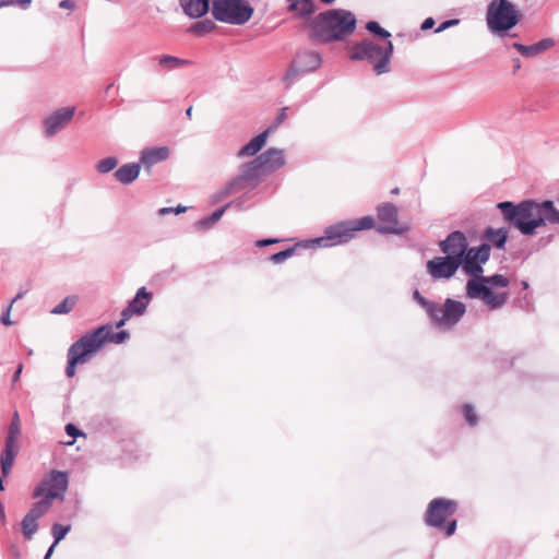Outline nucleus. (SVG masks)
<instances>
[{"instance_id": "6ab92c4d", "label": "nucleus", "mask_w": 559, "mask_h": 559, "mask_svg": "<svg viewBox=\"0 0 559 559\" xmlns=\"http://www.w3.org/2000/svg\"><path fill=\"white\" fill-rule=\"evenodd\" d=\"M254 188L240 175L236 176L231 180H229L219 191H217L213 199L214 202H219L225 198L239 193V192H249Z\"/></svg>"}, {"instance_id": "3c124183", "label": "nucleus", "mask_w": 559, "mask_h": 559, "mask_svg": "<svg viewBox=\"0 0 559 559\" xmlns=\"http://www.w3.org/2000/svg\"><path fill=\"white\" fill-rule=\"evenodd\" d=\"M278 240L277 239H272V238H269V239H262V240H259L257 242V245L259 247H265V246H269V245H272V243H276Z\"/></svg>"}, {"instance_id": "ea45409f", "label": "nucleus", "mask_w": 559, "mask_h": 559, "mask_svg": "<svg viewBox=\"0 0 559 559\" xmlns=\"http://www.w3.org/2000/svg\"><path fill=\"white\" fill-rule=\"evenodd\" d=\"M70 525H61L58 523L53 524L51 527L53 545H57L60 540H62L66 537V535L70 532Z\"/></svg>"}, {"instance_id": "6e6552de", "label": "nucleus", "mask_w": 559, "mask_h": 559, "mask_svg": "<svg viewBox=\"0 0 559 559\" xmlns=\"http://www.w3.org/2000/svg\"><path fill=\"white\" fill-rule=\"evenodd\" d=\"M212 14L219 22L243 25L251 19L253 8L246 0H214Z\"/></svg>"}, {"instance_id": "72a5a7b5", "label": "nucleus", "mask_w": 559, "mask_h": 559, "mask_svg": "<svg viewBox=\"0 0 559 559\" xmlns=\"http://www.w3.org/2000/svg\"><path fill=\"white\" fill-rule=\"evenodd\" d=\"M21 530L25 539H32L38 531L37 520L24 515L21 522Z\"/></svg>"}, {"instance_id": "864d4df0", "label": "nucleus", "mask_w": 559, "mask_h": 559, "mask_svg": "<svg viewBox=\"0 0 559 559\" xmlns=\"http://www.w3.org/2000/svg\"><path fill=\"white\" fill-rule=\"evenodd\" d=\"M32 3V0H15V4H20L23 9H27Z\"/></svg>"}, {"instance_id": "58836bf2", "label": "nucleus", "mask_w": 559, "mask_h": 559, "mask_svg": "<svg viewBox=\"0 0 559 559\" xmlns=\"http://www.w3.org/2000/svg\"><path fill=\"white\" fill-rule=\"evenodd\" d=\"M300 73H304V72L293 61L283 78L285 87L289 88L292 86V84L294 83V80L296 79V76L299 75Z\"/></svg>"}, {"instance_id": "e433bc0d", "label": "nucleus", "mask_w": 559, "mask_h": 559, "mask_svg": "<svg viewBox=\"0 0 559 559\" xmlns=\"http://www.w3.org/2000/svg\"><path fill=\"white\" fill-rule=\"evenodd\" d=\"M117 165H118V158L115 156H109V157L100 159L96 164V170L99 174H108V173L112 171L117 167Z\"/></svg>"}, {"instance_id": "79ce46f5", "label": "nucleus", "mask_w": 559, "mask_h": 559, "mask_svg": "<svg viewBox=\"0 0 559 559\" xmlns=\"http://www.w3.org/2000/svg\"><path fill=\"white\" fill-rule=\"evenodd\" d=\"M463 414L471 426H475L477 424V416L475 414L474 407L471 404H465L463 406Z\"/></svg>"}, {"instance_id": "bb28decb", "label": "nucleus", "mask_w": 559, "mask_h": 559, "mask_svg": "<svg viewBox=\"0 0 559 559\" xmlns=\"http://www.w3.org/2000/svg\"><path fill=\"white\" fill-rule=\"evenodd\" d=\"M140 170L139 163L124 164L115 171L114 176L120 183L130 185L139 177Z\"/></svg>"}, {"instance_id": "0eeeda50", "label": "nucleus", "mask_w": 559, "mask_h": 559, "mask_svg": "<svg viewBox=\"0 0 559 559\" xmlns=\"http://www.w3.org/2000/svg\"><path fill=\"white\" fill-rule=\"evenodd\" d=\"M373 218L365 216L355 221L341 222L325 229L324 236L316 239L320 247H331L349 241L355 233L373 227Z\"/></svg>"}, {"instance_id": "a18cd8bd", "label": "nucleus", "mask_w": 559, "mask_h": 559, "mask_svg": "<svg viewBox=\"0 0 559 559\" xmlns=\"http://www.w3.org/2000/svg\"><path fill=\"white\" fill-rule=\"evenodd\" d=\"M456 24H459V20H448V21H444L436 29V33L443 32L444 29H447V28H449V27H451L453 25H456Z\"/></svg>"}, {"instance_id": "20e7f679", "label": "nucleus", "mask_w": 559, "mask_h": 559, "mask_svg": "<svg viewBox=\"0 0 559 559\" xmlns=\"http://www.w3.org/2000/svg\"><path fill=\"white\" fill-rule=\"evenodd\" d=\"M414 300L427 312L433 323L442 329H452L466 312V306L457 300L447 298L443 305L429 301L416 289L413 293Z\"/></svg>"}, {"instance_id": "13d9d810", "label": "nucleus", "mask_w": 559, "mask_h": 559, "mask_svg": "<svg viewBox=\"0 0 559 559\" xmlns=\"http://www.w3.org/2000/svg\"><path fill=\"white\" fill-rule=\"evenodd\" d=\"M513 68H514V71H518L520 68H521V62H520V59L519 58H515L513 60Z\"/></svg>"}, {"instance_id": "09e8293b", "label": "nucleus", "mask_w": 559, "mask_h": 559, "mask_svg": "<svg viewBox=\"0 0 559 559\" xmlns=\"http://www.w3.org/2000/svg\"><path fill=\"white\" fill-rule=\"evenodd\" d=\"M59 8L73 10L75 8V4L72 0H62L59 2Z\"/></svg>"}, {"instance_id": "680f3d73", "label": "nucleus", "mask_w": 559, "mask_h": 559, "mask_svg": "<svg viewBox=\"0 0 559 559\" xmlns=\"http://www.w3.org/2000/svg\"><path fill=\"white\" fill-rule=\"evenodd\" d=\"M23 297V293H19L15 298L12 300V302L16 301L17 299Z\"/></svg>"}, {"instance_id": "c85d7f7f", "label": "nucleus", "mask_w": 559, "mask_h": 559, "mask_svg": "<svg viewBox=\"0 0 559 559\" xmlns=\"http://www.w3.org/2000/svg\"><path fill=\"white\" fill-rule=\"evenodd\" d=\"M484 239L498 249H503L508 239V230L504 227L492 228L487 227L484 230Z\"/></svg>"}, {"instance_id": "e2e57ef3", "label": "nucleus", "mask_w": 559, "mask_h": 559, "mask_svg": "<svg viewBox=\"0 0 559 559\" xmlns=\"http://www.w3.org/2000/svg\"><path fill=\"white\" fill-rule=\"evenodd\" d=\"M0 490L3 491L4 490V484H3V479L2 477H0Z\"/></svg>"}, {"instance_id": "9d476101", "label": "nucleus", "mask_w": 559, "mask_h": 559, "mask_svg": "<svg viewBox=\"0 0 559 559\" xmlns=\"http://www.w3.org/2000/svg\"><path fill=\"white\" fill-rule=\"evenodd\" d=\"M68 486V473L52 469L34 488L33 498H45L51 503L55 499L63 500Z\"/></svg>"}, {"instance_id": "2eb2a0df", "label": "nucleus", "mask_w": 559, "mask_h": 559, "mask_svg": "<svg viewBox=\"0 0 559 559\" xmlns=\"http://www.w3.org/2000/svg\"><path fill=\"white\" fill-rule=\"evenodd\" d=\"M468 247V241L463 231L455 230L450 233L447 238L439 243L440 251L454 260L462 261Z\"/></svg>"}, {"instance_id": "1a4fd4ad", "label": "nucleus", "mask_w": 559, "mask_h": 559, "mask_svg": "<svg viewBox=\"0 0 559 559\" xmlns=\"http://www.w3.org/2000/svg\"><path fill=\"white\" fill-rule=\"evenodd\" d=\"M102 332L103 329H96L92 333L83 335L70 346L66 368L67 377L72 378L75 374L76 365L87 362L88 356L100 349L102 340L96 337Z\"/></svg>"}, {"instance_id": "8fccbe9b", "label": "nucleus", "mask_w": 559, "mask_h": 559, "mask_svg": "<svg viewBox=\"0 0 559 559\" xmlns=\"http://www.w3.org/2000/svg\"><path fill=\"white\" fill-rule=\"evenodd\" d=\"M435 25V20L432 17H427L423 24H421V29L423 31H427V29H430L432 28Z\"/></svg>"}, {"instance_id": "338daca9", "label": "nucleus", "mask_w": 559, "mask_h": 559, "mask_svg": "<svg viewBox=\"0 0 559 559\" xmlns=\"http://www.w3.org/2000/svg\"><path fill=\"white\" fill-rule=\"evenodd\" d=\"M4 3H5L4 1L0 0V8L4 7Z\"/></svg>"}, {"instance_id": "a211bd4d", "label": "nucleus", "mask_w": 559, "mask_h": 559, "mask_svg": "<svg viewBox=\"0 0 559 559\" xmlns=\"http://www.w3.org/2000/svg\"><path fill=\"white\" fill-rule=\"evenodd\" d=\"M378 218L388 223L386 226H379L378 231L382 234H399L400 231L396 228L397 224V209L392 203H383L378 206Z\"/></svg>"}, {"instance_id": "f3484780", "label": "nucleus", "mask_w": 559, "mask_h": 559, "mask_svg": "<svg viewBox=\"0 0 559 559\" xmlns=\"http://www.w3.org/2000/svg\"><path fill=\"white\" fill-rule=\"evenodd\" d=\"M74 107H62L50 114L44 120V133L46 138H51L62 130L73 118Z\"/></svg>"}, {"instance_id": "052dcab7", "label": "nucleus", "mask_w": 559, "mask_h": 559, "mask_svg": "<svg viewBox=\"0 0 559 559\" xmlns=\"http://www.w3.org/2000/svg\"><path fill=\"white\" fill-rule=\"evenodd\" d=\"M186 116L191 119L192 117V107L190 106L187 110H186Z\"/></svg>"}, {"instance_id": "a878e982", "label": "nucleus", "mask_w": 559, "mask_h": 559, "mask_svg": "<svg viewBox=\"0 0 559 559\" xmlns=\"http://www.w3.org/2000/svg\"><path fill=\"white\" fill-rule=\"evenodd\" d=\"M168 156L169 150L166 146L146 148L142 151L140 160L144 166L148 168L159 162L167 159Z\"/></svg>"}, {"instance_id": "39448f33", "label": "nucleus", "mask_w": 559, "mask_h": 559, "mask_svg": "<svg viewBox=\"0 0 559 559\" xmlns=\"http://www.w3.org/2000/svg\"><path fill=\"white\" fill-rule=\"evenodd\" d=\"M393 53V44L386 40L378 44L373 40L365 39L353 47L352 60L369 61L377 74H383L390 71L389 64Z\"/></svg>"}, {"instance_id": "5701e85b", "label": "nucleus", "mask_w": 559, "mask_h": 559, "mask_svg": "<svg viewBox=\"0 0 559 559\" xmlns=\"http://www.w3.org/2000/svg\"><path fill=\"white\" fill-rule=\"evenodd\" d=\"M554 45H555L554 39L544 38V39L539 40L538 43L528 45V46L520 44V43H514L512 45V47L515 48L523 57L531 58V57H535V56L548 50Z\"/></svg>"}, {"instance_id": "4be33fe9", "label": "nucleus", "mask_w": 559, "mask_h": 559, "mask_svg": "<svg viewBox=\"0 0 559 559\" xmlns=\"http://www.w3.org/2000/svg\"><path fill=\"white\" fill-rule=\"evenodd\" d=\"M271 133V129H266L253 139H251L246 145H243L238 152V158L251 157L259 153L262 147L265 145L269 134Z\"/></svg>"}, {"instance_id": "dca6fc26", "label": "nucleus", "mask_w": 559, "mask_h": 559, "mask_svg": "<svg viewBox=\"0 0 559 559\" xmlns=\"http://www.w3.org/2000/svg\"><path fill=\"white\" fill-rule=\"evenodd\" d=\"M152 297V293H148L145 287L139 288L133 299L122 310V318L116 323V328L119 329L123 326L126 322L134 314L142 316L146 311Z\"/></svg>"}, {"instance_id": "b1692460", "label": "nucleus", "mask_w": 559, "mask_h": 559, "mask_svg": "<svg viewBox=\"0 0 559 559\" xmlns=\"http://www.w3.org/2000/svg\"><path fill=\"white\" fill-rule=\"evenodd\" d=\"M294 62L305 73L317 70L321 64V57L314 51H301L296 55Z\"/></svg>"}, {"instance_id": "49530a36", "label": "nucleus", "mask_w": 559, "mask_h": 559, "mask_svg": "<svg viewBox=\"0 0 559 559\" xmlns=\"http://www.w3.org/2000/svg\"><path fill=\"white\" fill-rule=\"evenodd\" d=\"M455 530H456V521L452 520L451 522L448 523V525L445 527V535L447 536L453 535Z\"/></svg>"}, {"instance_id": "6e6d98bb", "label": "nucleus", "mask_w": 559, "mask_h": 559, "mask_svg": "<svg viewBox=\"0 0 559 559\" xmlns=\"http://www.w3.org/2000/svg\"><path fill=\"white\" fill-rule=\"evenodd\" d=\"M186 210H187V207H186V206L178 205L177 207H174V213H175V214H180V213L186 212Z\"/></svg>"}, {"instance_id": "f03ea898", "label": "nucleus", "mask_w": 559, "mask_h": 559, "mask_svg": "<svg viewBox=\"0 0 559 559\" xmlns=\"http://www.w3.org/2000/svg\"><path fill=\"white\" fill-rule=\"evenodd\" d=\"M356 23L357 20L350 11L331 9L312 19L311 37L323 44L343 40L354 33Z\"/></svg>"}, {"instance_id": "412c9836", "label": "nucleus", "mask_w": 559, "mask_h": 559, "mask_svg": "<svg viewBox=\"0 0 559 559\" xmlns=\"http://www.w3.org/2000/svg\"><path fill=\"white\" fill-rule=\"evenodd\" d=\"M262 159L255 157L249 163H245L239 167V174L255 188L259 185L261 176L265 173L262 169Z\"/></svg>"}, {"instance_id": "7c9ffc66", "label": "nucleus", "mask_w": 559, "mask_h": 559, "mask_svg": "<svg viewBox=\"0 0 559 559\" xmlns=\"http://www.w3.org/2000/svg\"><path fill=\"white\" fill-rule=\"evenodd\" d=\"M158 64L164 70L171 71L182 67L191 66L192 61L189 59H181L170 55H162L160 57H158Z\"/></svg>"}, {"instance_id": "423d86ee", "label": "nucleus", "mask_w": 559, "mask_h": 559, "mask_svg": "<svg viewBox=\"0 0 559 559\" xmlns=\"http://www.w3.org/2000/svg\"><path fill=\"white\" fill-rule=\"evenodd\" d=\"M520 13L509 0H492L486 12L488 28L495 34L507 33L520 22Z\"/></svg>"}, {"instance_id": "2f4dec72", "label": "nucleus", "mask_w": 559, "mask_h": 559, "mask_svg": "<svg viewBox=\"0 0 559 559\" xmlns=\"http://www.w3.org/2000/svg\"><path fill=\"white\" fill-rule=\"evenodd\" d=\"M233 204V202H229L225 204L224 206L215 210L209 217H204L200 219L197 225L201 229H209L211 228L216 222H218L222 216L224 215L225 211Z\"/></svg>"}, {"instance_id": "393cba45", "label": "nucleus", "mask_w": 559, "mask_h": 559, "mask_svg": "<svg viewBox=\"0 0 559 559\" xmlns=\"http://www.w3.org/2000/svg\"><path fill=\"white\" fill-rule=\"evenodd\" d=\"M186 15L191 19H199L210 10L209 0H179Z\"/></svg>"}, {"instance_id": "0e129e2a", "label": "nucleus", "mask_w": 559, "mask_h": 559, "mask_svg": "<svg viewBox=\"0 0 559 559\" xmlns=\"http://www.w3.org/2000/svg\"><path fill=\"white\" fill-rule=\"evenodd\" d=\"M522 287H523L524 289L528 288V283H527L526 281H523V282H522Z\"/></svg>"}, {"instance_id": "774afa93", "label": "nucleus", "mask_w": 559, "mask_h": 559, "mask_svg": "<svg viewBox=\"0 0 559 559\" xmlns=\"http://www.w3.org/2000/svg\"><path fill=\"white\" fill-rule=\"evenodd\" d=\"M44 559H47V558H44Z\"/></svg>"}, {"instance_id": "7ed1b4c3", "label": "nucleus", "mask_w": 559, "mask_h": 559, "mask_svg": "<svg viewBox=\"0 0 559 559\" xmlns=\"http://www.w3.org/2000/svg\"><path fill=\"white\" fill-rule=\"evenodd\" d=\"M510 284L508 277L501 274L471 278L466 283V297L479 299L489 310H497L503 307L509 298L508 293H493L495 287H507Z\"/></svg>"}, {"instance_id": "bf43d9fd", "label": "nucleus", "mask_w": 559, "mask_h": 559, "mask_svg": "<svg viewBox=\"0 0 559 559\" xmlns=\"http://www.w3.org/2000/svg\"><path fill=\"white\" fill-rule=\"evenodd\" d=\"M0 519L2 522L5 521V513H4V508L3 506L0 503Z\"/></svg>"}, {"instance_id": "9b49d317", "label": "nucleus", "mask_w": 559, "mask_h": 559, "mask_svg": "<svg viewBox=\"0 0 559 559\" xmlns=\"http://www.w3.org/2000/svg\"><path fill=\"white\" fill-rule=\"evenodd\" d=\"M21 435V421L19 413L15 412L11 419L8 436L5 437L4 448L0 455V467L3 477H7L14 464L15 457L20 452L19 437Z\"/></svg>"}, {"instance_id": "f704fd0d", "label": "nucleus", "mask_w": 559, "mask_h": 559, "mask_svg": "<svg viewBox=\"0 0 559 559\" xmlns=\"http://www.w3.org/2000/svg\"><path fill=\"white\" fill-rule=\"evenodd\" d=\"M215 27V23L206 19L194 23L189 31L197 36H203L211 33Z\"/></svg>"}, {"instance_id": "f8f14e48", "label": "nucleus", "mask_w": 559, "mask_h": 559, "mask_svg": "<svg viewBox=\"0 0 559 559\" xmlns=\"http://www.w3.org/2000/svg\"><path fill=\"white\" fill-rule=\"evenodd\" d=\"M490 258V245L481 243L477 247H467L462 258V269L466 275L477 278L484 273L483 264Z\"/></svg>"}, {"instance_id": "37998d69", "label": "nucleus", "mask_w": 559, "mask_h": 559, "mask_svg": "<svg viewBox=\"0 0 559 559\" xmlns=\"http://www.w3.org/2000/svg\"><path fill=\"white\" fill-rule=\"evenodd\" d=\"M66 432L68 436L73 437V438H76L82 435L80 429L76 426H74L73 424H68L66 426Z\"/></svg>"}, {"instance_id": "473e14b6", "label": "nucleus", "mask_w": 559, "mask_h": 559, "mask_svg": "<svg viewBox=\"0 0 559 559\" xmlns=\"http://www.w3.org/2000/svg\"><path fill=\"white\" fill-rule=\"evenodd\" d=\"M52 503L48 501V499L41 498L39 501L35 502L28 512L25 514L28 518L39 520L44 516L51 508Z\"/></svg>"}, {"instance_id": "4c0bfd02", "label": "nucleus", "mask_w": 559, "mask_h": 559, "mask_svg": "<svg viewBox=\"0 0 559 559\" xmlns=\"http://www.w3.org/2000/svg\"><path fill=\"white\" fill-rule=\"evenodd\" d=\"M366 29L372 33L373 35L383 38L384 41L390 40L391 33L386 29L382 28L378 22L376 21H369L366 24Z\"/></svg>"}, {"instance_id": "ddd939ff", "label": "nucleus", "mask_w": 559, "mask_h": 559, "mask_svg": "<svg viewBox=\"0 0 559 559\" xmlns=\"http://www.w3.org/2000/svg\"><path fill=\"white\" fill-rule=\"evenodd\" d=\"M457 504L453 500L437 498L429 502L425 513V522L427 525L441 528L445 520L453 515L456 511Z\"/></svg>"}, {"instance_id": "c03bdc74", "label": "nucleus", "mask_w": 559, "mask_h": 559, "mask_svg": "<svg viewBox=\"0 0 559 559\" xmlns=\"http://www.w3.org/2000/svg\"><path fill=\"white\" fill-rule=\"evenodd\" d=\"M286 110L287 108H282L280 115L277 116V118L275 119L273 126H271L269 129L274 130L275 128H277L285 119H286Z\"/></svg>"}, {"instance_id": "c756f323", "label": "nucleus", "mask_w": 559, "mask_h": 559, "mask_svg": "<svg viewBox=\"0 0 559 559\" xmlns=\"http://www.w3.org/2000/svg\"><path fill=\"white\" fill-rule=\"evenodd\" d=\"M98 329H103V332L97 337V338L102 340L100 347L106 342L120 344V343H123L127 338H129V333L124 330L117 332V333H112L111 325H103V326H99Z\"/></svg>"}, {"instance_id": "a19ab883", "label": "nucleus", "mask_w": 559, "mask_h": 559, "mask_svg": "<svg viewBox=\"0 0 559 559\" xmlns=\"http://www.w3.org/2000/svg\"><path fill=\"white\" fill-rule=\"evenodd\" d=\"M295 247H289L283 251H280L277 253H274L270 257V260L275 263V264H280V263H283L284 261H286L288 258L293 257L294 253H295Z\"/></svg>"}, {"instance_id": "c9c22d12", "label": "nucleus", "mask_w": 559, "mask_h": 559, "mask_svg": "<svg viewBox=\"0 0 559 559\" xmlns=\"http://www.w3.org/2000/svg\"><path fill=\"white\" fill-rule=\"evenodd\" d=\"M78 298L75 296H68L61 302H59L52 310L53 314H66L69 313L76 305Z\"/></svg>"}, {"instance_id": "4d7b16f0", "label": "nucleus", "mask_w": 559, "mask_h": 559, "mask_svg": "<svg viewBox=\"0 0 559 559\" xmlns=\"http://www.w3.org/2000/svg\"><path fill=\"white\" fill-rule=\"evenodd\" d=\"M55 546H56V545H53V544H52V545L48 548V550H47V552H46V555H45V557H44V558H47V559H49V558H50V556H51V555H52V552H53V548H55Z\"/></svg>"}, {"instance_id": "aec40b11", "label": "nucleus", "mask_w": 559, "mask_h": 559, "mask_svg": "<svg viewBox=\"0 0 559 559\" xmlns=\"http://www.w3.org/2000/svg\"><path fill=\"white\" fill-rule=\"evenodd\" d=\"M258 158L262 159L261 166L265 173L275 171L285 164L284 151L274 147L266 150Z\"/></svg>"}, {"instance_id": "5fc2aeb1", "label": "nucleus", "mask_w": 559, "mask_h": 559, "mask_svg": "<svg viewBox=\"0 0 559 559\" xmlns=\"http://www.w3.org/2000/svg\"><path fill=\"white\" fill-rule=\"evenodd\" d=\"M159 215H166L168 213H174V207H162L158 211Z\"/></svg>"}, {"instance_id": "69168bd1", "label": "nucleus", "mask_w": 559, "mask_h": 559, "mask_svg": "<svg viewBox=\"0 0 559 559\" xmlns=\"http://www.w3.org/2000/svg\"><path fill=\"white\" fill-rule=\"evenodd\" d=\"M392 193H394V194L399 193V188L393 189Z\"/></svg>"}, {"instance_id": "de8ad7c7", "label": "nucleus", "mask_w": 559, "mask_h": 559, "mask_svg": "<svg viewBox=\"0 0 559 559\" xmlns=\"http://www.w3.org/2000/svg\"><path fill=\"white\" fill-rule=\"evenodd\" d=\"M11 306L12 304L8 307L7 311L2 313L1 316V323L4 324V325H10L11 324V321H10V309H11Z\"/></svg>"}, {"instance_id": "cd10ccee", "label": "nucleus", "mask_w": 559, "mask_h": 559, "mask_svg": "<svg viewBox=\"0 0 559 559\" xmlns=\"http://www.w3.org/2000/svg\"><path fill=\"white\" fill-rule=\"evenodd\" d=\"M287 11L293 13L295 17H308L316 9L313 0H287Z\"/></svg>"}, {"instance_id": "603ef678", "label": "nucleus", "mask_w": 559, "mask_h": 559, "mask_svg": "<svg viewBox=\"0 0 559 559\" xmlns=\"http://www.w3.org/2000/svg\"><path fill=\"white\" fill-rule=\"evenodd\" d=\"M22 370H23V365H19L16 368V371L14 372L13 378H12L13 383L19 381Z\"/></svg>"}, {"instance_id": "f257e3e1", "label": "nucleus", "mask_w": 559, "mask_h": 559, "mask_svg": "<svg viewBox=\"0 0 559 559\" xmlns=\"http://www.w3.org/2000/svg\"><path fill=\"white\" fill-rule=\"evenodd\" d=\"M496 206L500 211L503 221L524 236L535 235L536 229L546 226L547 223L559 225V210L555 207L550 200L543 202L524 200L518 204L503 201Z\"/></svg>"}, {"instance_id": "4468645a", "label": "nucleus", "mask_w": 559, "mask_h": 559, "mask_svg": "<svg viewBox=\"0 0 559 559\" xmlns=\"http://www.w3.org/2000/svg\"><path fill=\"white\" fill-rule=\"evenodd\" d=\"M461 261L454 260L452 257H436L427 262V273L435 280H449L451 278L459 267Z\"/></svg>"}]
</instances>
